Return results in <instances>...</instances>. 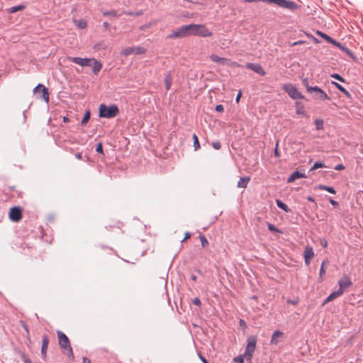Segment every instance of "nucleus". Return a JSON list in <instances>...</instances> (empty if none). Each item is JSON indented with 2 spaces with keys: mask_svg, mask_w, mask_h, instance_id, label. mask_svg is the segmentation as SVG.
Instances as JSON below:
<instances>
[{
  "mask_svg": "<svg viewBox=\"0 0 363 363\" xmlns=\"http://www.w3.org/2000/svg\"><path fill=\"white\" fill-rule=\"evenodd\" d=\"M200 359L203 362V363H208L207 360L202 356L200 355Z\"/></svg>",
  "mask_w": 363,
  "mask_h": 363,
  "instance_id": "nucleus-64",
  "label": "nucleus"
},
{
  "mask_svg": "<svg viewBox=\"0 0 363 363\" xmlns=\"http://www.w3.org/2000/svg\"><path fill=\"white\" fill-rule=\"evenodd\" d=\"M314 257L313 249L311 246H306L304 250V259L306 265H309L311 259Z\"/></svg>",
  "mask_w": 363,
  "mask_h": 363,
  "instance_id": "nucleus-16",
  "label": "nucleus"
},
{
  "mask_svg": "<svg viewBox=\"0 0 363 363\" xmlns=\"http://www.w3.org/2000/svg\"><path fill=\"white\" fill-rule=\"evenodd\" d=\"M339 48L342 50L343 52H345L349 57L353 58V54L352 52H351L350 50H349L347 48H346L345 46L342 45V44L340 45V47H339Z\"/></svg>",
  "mask_w": 363,
  "mask_h": 363,
  "instance_id": "nucleus-36",
  "label": "nucleus"
},
{
  "mask_svg": "<svg viewBox=\"0 0 363 363\" xmlns=\"http://www.w3.org/2000/svg\"><path fill=\"white\" fill-rule=\"evenodd\" d=\"M49 345V338L47 335H44L43 336L42 340V347H41V354L44 359H46L47 357V350Z\"/></svg>",
  "mask_w": 363,
  "mask_h": 363,
  "instance_id": "nucleus-17",
  "label": "nucleus"
},
{
  "mask_svg": "<svg viewBox=\"0 0 363 363\" xmlns=\"http://www.w3.org/2000/svg\"><path fill=\"white\" fill-rule=\"evenodd\" d=\"M190 238H191V233H189V232H186L185 233V236H184V238L183 241H184V240H187V239H189Z\"/></svg>",
  "mask_w": 363,
  "mask_h": 363,
  "instance_id": "nucleus-58",
  "label": "nucleus"
},
{
  "mask_svg": "<svg viewBox=\"0 0 363 363\" xmlns=\"http://www.w3.org/2000/svg\"><path fill=\"white\" fill-rule=\"evenodd\" d=\"M57 337L59 340V345L62 350V352L68 357L74 359L72 348L70 345V342L67 336L61 331H57Z\"/></svg>",
  "mask_w": 363,
  "mask_h": 363,
  "instance_id": "nucleus-1",
  "label": "nucleus"
},
{
  "mask_svg": "<svg viewBox=\"0 0 363 363\" xmlns=\"http://www.w3.org/2000/svg\"><path fill=\"white\" fill-rule=\"evenodd\" d=\"M315 129L317 130H323L324 128V121L321 118H317L314 121Z\"/></svg>",
  "mask_w": 363,
  "mask_h": 363,
  "instance_id": "nucleus-27",
  "label": "nucleus"
},
{
  "mask_svg": "<svg viewBox=\"0 0 363 363\" xmlns=\"http://www.w3.org/2000/svg\"><path fill=\"white\" fill-rule=\"evenodd\" d=\"M284 333L279 330L274 331L271 338V344L277 345L280 342L281 339L284 337Z\"/></svg>",
  "mask_w": 363,
  "mask_h": 363,
  "instance_id": "nucleus-18",
  "label": "nucleus"
},
{
  "mask_svg": "<svg viewBox=\"0 0 363 363\" xmlns=\"http://www.w3.org/2000/svg\"><path fill=\"white\" fill-rule=\"evenodd\" d=\"M164 84H165L166 89L169 90L171 87V84H172V77H171V74L169 73L167 74L164 78Z\"/></svg>",
  "mask_w": 363,
  "mask_h": 363,
  "instance_id": "nucleus-31",
  "label": "nucleus"
},
{
  "mask_svg": "<svg viewBox=\"0 0 363 363\" xmlns=\"http://www.w3.org/2000/svg\"><path fill=\"white\" fill-rule=\"evenodd\" d=\"M101 45H102V43H98V44L95 45L94 49L99 50L101 48Z\"/></svg>",
  "mask_w": 363,
  "mask_h": 363,
  "instance_id": "nucleus-61",
  "label": "nucleus"
},
{
  "mask_svg": "<svg viewBox=\"0 0 363 363\" xmlns=\"http://www.w3.org/2000/svg\"><path fill=\"white\" fill-rule=\"evenodd\" d=\"M341 295H342L341 294V291H339L338 290L336 291L333 292L330 296H328L325 298V300L324 301L323 305H325L326 303H329L330 301H332L333 300H334L335 298L340 296Z\"/></svg>",
  "mask_w": 363,
  "mask_h": 363,
  "instance_id": "nucleus-23",
  "label": "nucleus"
},
{
  "mask_svg": "<svg viewBox=\"0 0 363 363\" xmlns=\"http://www.w3.org/2000/svg\"><path fill=\"white\" fill-rule=\"evenodd\" d=\"M93 58H81L77 57H68V60L75 64L79 65L82 67L91 66V61Z\"/></svg>",
  "mask_w": 363,
  "mask_h": 363,
  "instance_id": "nucleus-12",
  "label": "nucleus"
},
{
  "mask_svg": "<svg viewBox=\"0 0 363 363\" xmlns=\"http://www.w3.org/2000/svg\"><path fill=\"white\" fill-rule=\"evenodd\" d=\"M307 36L309 37V38H311L312 40L315 43H318L320 41L315 37L312 36L311 35H309V34H307Z\"/></svg>",
  "mask_w": 363,
  "mask_h": 363,
  "instance_id": "nucleus-57",
  "label": "nucleus"
},
{
  "mask_svg": "<svg viewBox=\"0 0 363 363\" xmlns=\"http://www.w3.org/2000/svg\"><path fill=\"white\" fill-rule=\"evenodd\" d=\"M278 147H279V141L277 142L275 150H274V155L277 157H280V154H279V150H278Z\"/></svg>",
  "mask_w": 363,
  "mask_h": 363,
  "instance_id": "nucleus-46",
  "label": "nucleus"
},
{
  "mask_svg": "<svg viewBox=\"0 0 363 363\" xmlns=\"http://www.w3.org/2000/svg\"><path fill=\"white\" fill-rule=\"evenodd\" d=\"M316 33H317V35H318L319 36H320L321 38L325 39L328 43L329 42H332V38L330 37L329 35H326L325 33H323L321 31H319V30H317Z\"/></svg>",
  "mask_w": 363,
  "mask_h": 363,
  "instance_id": "nucleus-33",
  "label": "nucleus"
},
{
  "mask_svg": "<svg viewBox=\"0 0 363 363\" xmlns=\"http://www.w3.org/2000/svg\"><path fill=\"white\" fill-rule=\"evenodd\" d=\"M320 245L323 247L325 248L328 247V242L325 239L320 240Z\"/></svg>",
  "mask_w": 363,
  "mask_h": 363,
  "instance_id": "nucleus-50",
  "label": "nucleus"
},
{
  "mask_svg": "<svg viewBox=\"0 0 363 363\" xmlns=\"http://www.w3.org/2000/svg\"><path fill=\"white\" fill-rule=\"evenodd\" d=\"M194 304L196 306H200L201 304V301L199 298H195L192 300Z\"/></svg>",
  "mask_w": 363,
  "mask_h": 363,
  "instance_id": "nucleus-49",
  "label": "nucleus"
},
{
  "mask_svg": "<svg viewBox=\"0 0 363 363\" xmlns=\"http://www.w3.org/2000/svg\"><path fill=\"white\" fill-rule=\"evenodd\" d=\"M104 15H106V16H116V12L115 11H111L104 13Z\"/></svg>",
  "mask_w": 363,
  "mask_h": 363,
  "instance_id": "nucleus-53",
  "label": "nucleus"
},
{
  "mask_svg": "<svg viewBox=\"0 0 363 363\" xmlns=\"http://www.w3.org/2000/svg\"><path fill=\"white\" fill-rule=\"evenodd\" d=\"M216 111L218 112H223L224 108H223V105H221V104L217 105L216 106Z\"/></svg>",
  "mask_w": 363,
  "mask_h": 363,
  "instance_id": "nucleus-48",
  "label": "nucleus"
},
{
  "mask_svg": "<svg viewBox=\"0 0 363 363\" xmlns=\"http://www.w3.org/2000/svg\"><path fill=\"white\" fill-rule=\"evenodd\" d=\"M192 138L194 140V150H197L200 148V145H199V138L197 137V135L196 134H194L193 136H192Z\"/></svg>",
  "mask_w": 363,
  "mask_h": 363,
  "instance_id": "nucleus-35",
  "label": "nucleus"
},
{
  "mask_svg": "<svg viewBox=\"0 0 363 363\" xmlns=\"http://www.w3.org/2000/svg\"><path fill=\"white\" fill-rule=\"evenodd\" d=\"M245 355H239L238 357H235L233 360L235 362H238V363H243L244 362V358H245Z\"/></svg>",
  "mask_w": 363,
  "mask_h": 363,
  "instance_id": "nucleus-41",
  "label": "nucleus"
},
{
  "mask_svg": "<svg viewBox=\"0 0 363 363\" xmlns=\"http://www.w3.org/2000/svg\"><path fill=\"white\" fill-rule=\"evenodd\" d=\"M331 77L340 81V82H345V79L338 74H331Z\"/></svg>",
  "mask_w": 363,
  "mask_h": 363,
  "instance_id": "nucleus-43",
  "label": "nucleus"
},
{
  "mask_svg": "<svg viewBox=\"0 0 363 363\" xmlns=\"http://www.w3.org/2000/svg\"><path fill=\"white\" fill-rule=\"evenodd\" d=\"M23 362L24 363H32L28 358H26L25 357H23Z\"/></svg>",
  "mask_w": 363,
  "mask_h": 363,
  "instance_id": "nucleus-63",
  "label": "nucleus"
},
{
  "mask_svg": "<svg viewBox=\"0 0 363 363\" xmlns=\"http://www.w3.org/2000/svg\"><path fill=\"white\" fill-rule=\"evenodd\" d=\"M267 226H268V228H269V230L270 231H278V230L277 229V228H276L274 225H272V224H271V223H268V224H267Z\"/></svg>",
  "mask_w": 363,
  "mask_h": 363,
  "instance_id": "nucleus-47",
  "label": "nucleus"
},
{
  "mask_svg": "<svg viewBox=\"0 0 363 363\" xmlns=\"http://www.w3.org/2000/svg\"><path fill=\"white\" fill-rule=\"evenodd\" d=\"M33 92L35 94L39 93L40 94V98H43L46 103L49 102V93L48 89L43 86V84H38L34 89Z\"/></svg>",
  "mask_w": 363,
  "mask_h": 363,
  "instance_id": "nucleus-13",
  "label": "nucleus"
},
{
  "mask_svg": "<svg viewBox=\"0 0 363 363\" xmlns=\"http://www.w3.org/2000/svg\"><path fill=\"white\" fill-rule=\"evenodd\" d=\"M96 151L102 155L104 154L103 146L101 143H98L97 147L96 148Z\"/></svg>",
  "mask_w": 363,
  "mask_h": 363,
  "instance_id": "nucleus-44",
  "label": "nucleus"
},
{
  "mask_svg": "<svg viewBox=\"0 0 363 363\" xmlns=\"http://www.w3.org/2000/svg\"><path fill=\"white\" fill-rule=\"evenodd\" d=\"M147 52V50L141 46L137 47H127L123 48L121 50V55L124 56H128L130 55H142L145 54Z\"/></svg>",
  "mask_w": 363,
  "mask_h": 363,
  "instance_id": "nucleus-7",
  "label": "nucleus"
},
{
  "mask_svg": "<svg viewBox=\"0 0 363 363\" xmlns=\"http://www.w3.org/2000/svg\"><path fill=\"white\" fill-rule=\"evenodd\" d=\"M305 43V41L303 40H299V41H296V42H294L292 43V46H295L296 45H301V44H304Z\"/></svg>",
  "mask_w": 363,
  "mask_h": 363,
  "instance_id": "nucleus-54",
  "label": "nucleus"
},
{
  "mask_svg": "<svg viewBox=\"0 0 363 363\" xmlns=\"http://www.w3.org/2000/svg\"><path fill=\"white\" fill-rule=\"evenodd\" d=\"M306 176L305 174L301 173L298 171H296L291 174V176L289 177V179L287 180V182L292 183L297 179L306 178Z\"/></svg>",
  "mask_w": 363,
  "mask_h": 363,
  "instance_id": "nucleus-19",
  "label": "nucleus"
},
{
  "mask_svg": "<svg viewBox=\"0 0 363 363\" xmlns=\"http://www.w3.org/2000/svg\"><path fill=\"white\" fill-rule=\"evenodd\" d=\"M246 67L260 74L261 76H264L266 74L265 71L264 70L262 67L259 64L247 63L246 65Z\"/></svg>",
  "mask_w": 363,
  "mask_h": 363,
  "instance_id": "nucleus-15",
  "label": "nucleus"
},
{
  "mask_svg": "<svg viewBox=\"0 0 363 363\" xmlns=\"http://www.w3.org/2000/svg\"><path fill=\"white\" fill-rule=\"evenodd\" d=\"M341 295H342L341 294V291H339L338 290L336 291L333 292L330 296H328L325 298V300L324 301L323 305H325L326 303H329L330 301H332L333 300H334L335 298L340 296Z\"/></svg>",
  "mask_w": 363,
  "mask_h": 363,
  "instance_id": "nucleus-25",
  "label": "nucleus"
},
{
  "mask_svg": "<svg viewBox=\"0 0 363 363\" xmlns=\"http://www.w3.org/2000/svg\"><path fill=\"white\" fill-rule=\"evenodd\" d=\"M344 169H345V166L341 164L336 165L335 167V170H342Z\"/></svg>",
  "mask_w": 363,
  "mask_h": 363,
  "instance_id": "nucleus-51",
  "label": "nucleus"
},
{
  "mask_svg": "<svg viewBox=\"0 0 363 363\" xmlns=\"http://www.w3.org/2000/svg\"><path fill=\"white\" fill-rule=\"evenodd\" d=\"M99 116L101 118H111L117 116L119 113V110L117 106L112 105L107 106L105 104H101L99 106Z\"/></svg>",
  "mask_w": 363,
  "mask_h": 363,
  "instance_id": "nucleus-4",
  "label": "nucleus"
},
{
  "mask_svg": "<svg viewBox=\"0 0 363 363\" xmlns=\"http://www.w3.org/2000/svg\"><path fill=\"white\" fill-rule=\"evenodd\" d=\"M327 264V261H323L322 264H321V267H320V276L322 277L323 275L325 274V266Z\"/></svg>",
  "mask_w": 363,
  "mask_h": 363,
  "instance_id": "nucleus-42",
  "label": "nucleus"
},
{
  "mask_svg": "<svg viewBox=\"0 0 363 363\" xmlns=\"http://www.w3.org/2000/svg\"><path fill=\"white\" fill-rule=\"evenodd\" d=\"M74 23L80 29H84L86 27V22L84 19L74 20Z\"/></svg>",
  "mask_w": 363,
  "mask_h": 363,
  "instance_id": "nucleus-29",
  "label": "nucleus"
},
{
  "mask_svg": "<svg viewBox=\"0 0 363 363\" xmlns=\"http://www.w3.org/2000/svg\"><path fill=\"white\" fill-rule=\"evenodd\" d=\"M276 203H277V205L278 207H279L280 208L283 209L286 212L289 211V208H288L286 204L284 203L280 200H277Z\"/></svg>",
  "mask_w": 363,
  "mask_h": 363,
  "instance_id": "nucleus-34",
  "label": "nucleus"
},
{
  "mask_svg": "<svg viewBox=\"0 0 363 363\" xmlns=\"http://www.w3.org/2000/svg\"><path fill=\"white\" fill-rule=\"evenodd\" d=\"M103 25H104V28H105L106 29H108V28H109V27H110L109 23H107V22H104Z\"/></svg>",
  "mask_w": 363,
  "mask_h": 363,
  "instance_id": "nucleus-62",
  "label": "nucleus"
},
{
  "mask_svg": "<svg viewBox=\"0 0 363 363\" xmlns=\"http://www.w3.org/2000/svg\"><path fill=\"white\" fill-rule=\"evenodd\" d=\"M282 89L293 99H299L304 98L301 93L298 91L297 88L292 84H285L282 86Z\"/></svg>",
  "mask_w": 363,
  "mask_h": 363,
  "instance_id": "nucleus-6",
  "label": "nucleus"
},
{
  "mask_svg": "<svg viewBox=\"0 0 363 363\" xmlns=\"http://www.w3.org/2000/svg\"><path fill=\"white\" fill-rule=\"evenodd\" d=\"M190 28L189 25L182 26L178 29L173 30L169 35L168 38L171 39L174 38H183L190 36Z\"/></svg>",
  "mask_w": 363,
  "mask_h": 363,
  "instance_id": "nucleus-5",
  "label": "nucleus"
},
{
  "mask_svg": "<svg viewBox=\"0 0 363 363\" xmlns=\"http://www.w3.org/2000/svg\"><path fill=\"white\" fill-rule=\"evenodd\" d=\"M75 157L78 159V160H82V155L81 152H77L75 154Z\"/></svg>",
  "mask_w": 363,
  "mask_h": 363,
  "instance_id": "nucleus-59",
  "label": "nucleus"
},
{
  "mask_svg": "<svg viewBox=\"0 0 363 363\" xmlns=\"http://www.w3.org/2000/svg\"><path fill=\"white\" fill-rule=\"evenodd\" d=\"M338 285V291H341V294H343L345 291L352 285V282L351 281V279L348 276L345 275L340 279H339Z\"/></svg>",
  "mask_w": 363,
  "mask_h": 363,
  "instance_id": "nucleus-11",
  "label": "nucleus"
},
{
  "mask_svg": "<svg viewBox=\"0 0 363 363\" xmlns=\"http://www.w3.org/2000/svg\"><path fill=\"white\" fill-rule=\"evenodd\" d=\"M257 340L254 337L248 338L247 345L245 352V357L247 360H251L252 354L255 352Z\"/></svg>",
  "mask_w": 363,
  "mask_h": 363,
  "instance_id": "nucleus-8",
  "label": "nucleus"
},
{
  "mask_svg": "<svg viewBox=\"0 0 363 363\" xmlns=\"http://www.w3.org/2000/svg\"><path fill=\"white\" fill-rule=\"evenodd\" d=\"M250 180V177H245L240 178V181L238 182V188H246Z\"/></svg>",
  "mask_w": 363,
  "mask_h": 363,
  "instance_id": "nucleus-26",
  "label": "nucleus"
},
{
  "mask_svg": "<svg viewBox=\"0 0 363 363\" xmlns=\"http://www.w3.org/2000/svg\"><path fill=\"white\" fill-rule=\"evenodd\" d=\"M329 201L334 206H338V203L337 201H335V200L332 199H330Z\"/></svg>",
  "mask_w": 363,
  "mask_h": 363,
  "instance_id": "nucleus-55",
  "label": "nucleus"
},
{
  "mask_svg": "<svg viewBox=\"0 0 363 363\" xmlns=\"http://www.w3.org/2000/svg\"><path fill=\"white\" fill-rule=\"evenodd\" d=\"M9 218L13 222H18L22 218V211L19 207H12L9 212Z\"/></svg>",
  "mask_w": 363,
  "mask_h": 363,
  "instance_id": "nucleus-14",
  "label": "nucleus"
},
{
  "mask_svg": "<svg viewBox=\"0 0 363 363\" xmlns=\"http://www.w3.org/2000/svg\"><path fill=\"white\" fill-rule=\"evenodd\" d=\"M89 118H90V111H86L82 120V124L85 125L89 121Z\"/></svg>",
  "mask_w": 363,
  "mask_h": 363,
  "instance_id": "nucleus-38",
  "label": "nucleus"
},
{
  "mask_svg": "<svg viewBox=\"0 0 363 363\" xmlns=\"http://www.w3.org/2000/svg\"><path fill=\"white\" fill-rule=\"evenodd\" d=\"M241 96H242V92H241V91H240L239 93L238 94V95L236 96V99H235L237 103H238L240 101Z\"/></svg>",
  "mask_w": 363,
  "mask_h": 363,
  "instance_id": "nucleus-56",
  "label": "nucleus"
},
{
  "mask_svg": "<svg viewBox=\"0 0 363 363\" xmlns=\"http://www.w3.org/2000/svg\"><path fill=\"white\" fill-rule=\"evenodd\" d=\"M303 84L305 86L307 91L309 93L311 91L310 89L313 88V86H311L309 85L308 80L307 78H305V79H303Z\"/></svg>",
  "mask_w": 363,
  "mask_h": 363,
  "instance_id": "nucleus-40",
  "label": "nucleus"
},
{
  "mask_svg": "<svg viewBox=\"0 0 363 363\" xmlns=\"http://www.w3.org/2000/svg\"><path fill=\"white\" fill-rule=\"evenodd\" d=\"M210 59L213 62L219 63L223 65H229L231 67H240V65H238L237 62H232V61H230V60H229L228 58L220 57L216 54H211L210 55Z\"/></svg>",
  "mask_w": 363,
  "mask_h": 363,
  "instance_id": "nucleus-9",
  "label": "nucleus"
},
{
  "mask_svg": "<svg viewBox=\"0 0 363 363\" xmlns=\"http://www.w3.org/2000/svg\"><path fill=\"white\" fill-rule=\"evenodd\" d=\"M245 2H257V1H263L268 2L269 4H274L277 5L279 7L286 9L291 11H294L297 9V4L289 0H244Z\"/></svg>",
  "mask_w": 363,
  "mask_h": 363,
  "instance_id": "nucleus-2",
  "label": "nucleus"
},
{
  "mask_svg": "<svg viewBox=\"0 0 363 363\" xmlns=\"http://www.w3.org/2000/svg\"><path fill=\"white\" fill-rule=\"evenodd\" d=\"M330 43L335 45L336 47L339 48L340 47V45L341 43L337 42L336 40H335L334 39L332 38V42H329Z\"/></svg>",
  "mask_w": 363,
  "mask_h": 363,
  "instance_id": "nucleus-52",
  "label": "nucleus"
},
{
  "mask_svg": "<svg viewBox=\"0 0 363 363\" xmlns=\"http://www.w3.org/2000/svg\"><path fill=\"white\" fill-rule=\"evenodd\" d=\"M341 295H342L341 294V291H339L338 290L336 291L333 292L330 296H328L325 298V300L324 301L323 305H325L326 303H329L330 301H332L333 300H334L335 298L340 296Z\"/></svg>",
  "mask_w": 363,
  "mask_h": 363,
  "instance_id": "nucleus-21",
  "label": "nucleus"
},
{
  "mask_svg": "<svg viewBox=\"0 0 363 363\" xmlns=\"http://www.w3.org/2000/svg\"><path fill=\"white\" fill-rule=\"evenodd\" d=\"M317 189H320V190H325V191H328L330 194H335L336 193V191H335V190L334 189L333 187L328 186H325V185H322V184L318 185L317 186Z\"/></svg>",
  "mask_w": 363,
  "mask_h": 363,
  "instance_id": "nucleus-30",
  "label": "nucleus"
},
{
  "mask_svg": "<svg viewBox=\"0 0 363 363\" xmlns=\"http://www.w3.org/2000/svg\"><path fill=\"white\" fill-rule=\"evenodd\" d=\"M325 165L323 162H315L313 166L311 168V171H313V170H315V169H317L318 168H323L324 167Z\"/></svg>",
  "mask_w": 363,
  "mask_h": 363,
  "instance_id": "nucleus-39",
  "label": "nucleus"
},
{
  "mask_svg": "<svg viewBox=\"0 0 363 363\" xmlns=\"http://www.w3.org/2000/svg\"><path fill=\"white\" fill-rule=\"evenodd\" d=\"M199 239L203 247H206L208 245V241L203 235H201Z\"/></svg>",
  "mask_w": 363,
  "mask_h": 363,
  "instance_id": "nucleus-37",
  "label": "nucleus"
},
{
  "mask_svg": "<svg viewBox=\"0 0 363 363\" xmlns=\"http://www.w3.org/2000/svg\"><path fill=\"white\" fill-rule=\"evenodd\" d=\"M341 295H342L341 294V291H339L338 290L336 291L333 292L330 296H328L325 298V300L324 301L323 305H325L326 303H329L330 301H332L333 300H334L335 298L340 296Z\"/></svg>",
  "mask_w": 363,
  "mask_h": 363,
  "instance_id": "nucleus-24",
  "label": "nucleus"
},
{
  "mask_svg": "<svg viewBox=\"0 0 363 363\" xmlns=\"http://www.w3.org/2000/svg\"><path fill=\"white\" fill-rule=\"evenodd\" d=\"M83 363H91V360L86 357L83 358Z\"/></svg>",
  "mask_w": 363,
  "mask_h": 363,
  "instance_id": "nucleus-60",
  "label": "nucleus"
},
{
  "mask_svg": "<svg viewBox=\"0 0 363 363\" xmlns=\"http://www.w3.org/2000/svg\"><path fill=\"white\" fill-rule=\"evenodd\" d=\"M190 35L206 38L212 36L213 33L203 24H189Z\"/></svg>",
  "mask_w": 363,
  "mask_h": 363,
  "instance_id": "nucleus-3",
  "label": "nucleus"
},
{
  "mask_svg": "<svg viewBox=\"0 0 363 363\" xmlns=\"http://www.w3.org/2000/svg\"><path fill=\"white\" fill-rule=\"evenodd\" d=\"M91 67H92L94 73L97 74L99 72V71L101 69L102 65L100 62H99L98 60L93 58L92 61H91Z\"/></svg>",
  "mask_w": 363,
  "mask_h": 363,
  "instance_id": "nucleus-20",
  "label": "nucleus"
},
{
  "mask_svg": "<svg viewBox=\"0 0 363 363\" xmlns=\"http://www.w3.org/2000/svg\"><path fill=\"white\" fill-rule=\"evenodd\" d=\"M341 295H342L341 294V291H339L338 290L336 291L333 292L330 296H328L325 298V300L324 301L323 305H325L326 303H329L330 301H332L333 300H334L335 298L340 296Z\"/></svg>",
  "mask_w": 363,
  "mask_h": 363,
  "instance_id": "nucleus-22",
  "label": "nucleus"
},
{
  "mask_svg": "<svg viewBox=\"0 0 363 363\" xmlns=\"http://www.w3.org/2000/svg\"><path fill=\"white\" fill-rule=\"evenodd\" d=\"M212 146L216 150H220L221 148V144L220 142L216 141L212 143Z\"/></svg>",
  "mask_w": 363,
  "mask_h": 363,
  "instance_id": "nucleus-45",
  "label": "nucleus"
},
{
  "mask_svg": "<svg viewBox=\"0 0 363 363\" xmlns=\"http://www.w3.org/2000/svg\"><path fill=\"white\" fill-rule=\"evenodd\" d=\"M332 84H334L337 89H338L341 92L345 94L346 96H350V93L342 86L335 82H333Z\"/></svg>",
  "mask_w": 363,
  "mask_h": 363,
  "instance_id": "nucleus-32",
  "label": "nucleus"
},
{
  "mask_svg": "<svg viewBox=\"0 0 363 363\" xmlns=\"http://www.w3.org/2000/svg\"><path fill=\"white\" fill-rule=\"evenodd\" d=\"M310 94H313V97L321 101L330 100V97L328 94L320 87L313 86L310 89Z\"/></svg>",
  "mask_w": 363,
  "mask_h": 363,
  "instance_id": "nucleus-10",
  "label": "nucleus"
},
{
  "mask_svg": "<svg viewBox=\"0 0 363 363\" xmlns=\"http://www.w3.org/2000/svg\"><path fill=\"white\" fill-rule=\"evenodd\" d=\"M25 9V6L23 5H18L16 6H13L9 8L7 11L9 13H13L20 11H23Z\"/></svg>",
  "mask_w": 363,
  "mask_h": 363,
  "instance_id": "nucleus-28",
  "label": "nucleus"
}]
</instances>
